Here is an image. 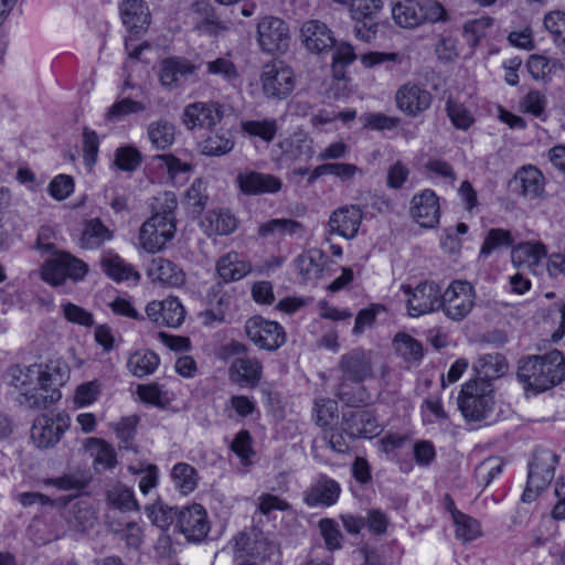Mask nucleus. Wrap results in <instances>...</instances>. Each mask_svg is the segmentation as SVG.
<instances>
[{"instance_id": "f257e3e1", "label": "nucleus", "mask_w": 565, "mask_h": 565, "mask_svg": "<svg viewBox=\"0 0 565 565\" xmlns=\"http://www.w3.org/2000/svg\"><path fill=\"white\" fill-rule=\"evenodd\" d=\"M516 375L526 392H546L565 381V354L552 350L527 356L520 361Z\"/></svg>"}, {"instance_id": "f03ea898", "label": "nucleus", "mask_w": 565, "mask_h": 565, "mask_svg": "<svg viewBox=\"0 0 565 565\" xmlns=\"http://www.w3.org/2000/svg\"><path fill=\"white\" fill-rule=\"evenodd\" d=\"M160 200H162V211L156 212L140 227V244L149 253L160 250L175 232L177 199L173 193L167 192Z\"/></svg>"}, {"instance_id": "7ed1b4c3", "label": "nucleus", "mask_w": 565, "mask_h": 565, "mask_svg": "<svg viewBox=\"0 0 565 565\" xmlns=\"http://www.w3.org/2000/svg\"><path fill=\"white\" fill-rule=\"evenodd\" d=\"M494 405V386L489 377H476L467 381L458 396V407L469 420L487 418Z\"/></svg>"}, {"instance_id": "20e7f679", "label": "nucleus", "mask_w": 565, "mask_h": 565, "mask_svg": "<svg viewBox=\"0 0 565 565\" xmlns=\"http://www.w3.org/2000/svg\"><path fill=\"white\" fill-rule=\"evenodd\" d=\"M392 17L397 25L414 29L423 23L447 21L446 9L437 1L395 0L392 6Z\"/></svg>"}, {"instance_id": "39448f33", "label": "nucleus", "mask_w": 565, "mask_h": 565, "mask_svg": "<svg viewBox=\"0 0 565 565\" xmlns=\"http://www.w3.org/2000/svg\"><path fill=\"white\" fill-rule=\"evenodd\" d=\"M70 379V367L62 361L50 360L39 374L40 388L47 394L43 395L36 391L25 393L26 402L32 408H46L58 402L62 397L60 387Z\"/></svg>"}, {"instance_id": "423d86ee", "label": "nucleus", "mask_w": 565, "mask_h": 565, "mask_svg": "<svg viewBox=\"0 0 565 565\" xmlns=\"http://www.w3.org/2000/svg\"><path fill=\"white\" fill-rule=\"evenodd\" d=\"M71 427V417L65 411L55 414H39L31 427V438L38 448L47 449L58 444Z\"/></svg>"}, {"instance_id": "0eeeda50", "label": "nucleus", "mask_w": 565, "mask_h": 565, "mask_svg": "<svg viewBox=\"0 0 565 565\" xmlns=\"http://www.w3.org/2000/svg\"><path fill=\"white\" fill-rule=\"evenodd\" d=\"M262 88L269 98L284 99L295 88V74L282 61L264 65L260 75Z\"/></svg>"}, {"instance_id": "6e6552de", "label": "nucleus", "mask_w": 565, "mask_h": 565, "mask_svg": "<svg viewBox=\"0 0 565 565\" xmlns=\"http://www.w3.org/2000/svg\"><path fill=\"white\" fill-rule=\"evenodd\" d=\"M210 530L207 512L200 503L186 505L175 514V531L189 542H202Z\"/></svg>"}, {"instance_id": "1a4fd4ad", "label": "nucleus", "mask_w": 565, "mask_h": 565, "mask_svg": "<svg viewBox=\"0 0 565 565\" xmlns=\"http://www.w3.org/2000/svg\"><path fill=\"white\" fill-rule=\"evenodd\" d=\"M402 290L408 296V312L413 318L431 313L441 308L440 289L433 281H423L414 289L403 285Z\"/></svg>"}, {"instance_id": "9d476101", "label": "nucleus", "mask_w": 565, "mask_h": 565, "mask_svg": "<svg viewBox=\"0 0 565 565\" xmlns=\"http://www.w3.org/2000/svg\"><path fill=\"white\" fill-rule=\"evenodd\" d=\"M475 289L467 280L452 281L441 295V308L449 318H463L475 306Z\"/></svg>"}, {"instance_id": "9b49d317", "label": "nucleus", "mask_w": 565, "mask_h": 565, "mask_svg": "<svg viewBox=\"0 0 565 565\" xmlns=\"http://www.w3.org/2000/svg\"><path fill=\"white\" fill-rule=\"evenodd\" d=\"M547 248L540 241H529L516 244L511 249V262L514 267L527 270L535 276L545 274Z\"/></svg>"}, {"instance_id": "f8f14e48", "label": "nucleus", "mask_w": 565, "mask_h": 565, "mask_svg": "<svg viewBox=\"0 0 565 565\" xmlns=\"http://www.w3.org/2000/svg\"><path fill=\"white\" fill-rule=\"evenodd\" d=\"M340 483L326 473H321L302 493V502L308 508H331L340 499Z\"/></svg>"}, {"instance_id": "ddd939ff", "label": "nucleus", "mask_w": 565, "mask_h": 565, "mask_svg": "<svg viewBox=\"0 0 565 565\" xmlns=\"http://www.w3.org/2000/svg\"><path fill=\"white\" fill-rule=\"evenodd\" d=\"M257 40L265 52H284L290 41L289 29L281 19L265 17L257 25Z\"/></svg>"}, {"instance_id": "4468645a", "label": "nucleus", "mask_w": 565, "mask_h": 565, "mask_svg": "<svg viewBox=\"0 0 565 565\" xmlns=\"http://www.w3.org/2000/svg\"><path fill=\"white\" fill-rule=\"evenodd\" d=\"M246 333L259 349L274 351L286 341L284 328L277 320H246Z\"/></svg>"}, {"instance_id": "2eb2a0df", "label": "nucleus", "mask_w": 565, "mask_h": 565, "mask_svg": "<svg viewBox=\"0 0 565 565\" xmlns=\"http://www.w3.org/2000/svg\"><path fill=\"white\" fill-rule=\"evenodd\" d=\"M222 117L223 111L218 103L195 102L184 107L181 119L188 130H195L211 129Z\"/></svg>"}, {"instance_id": "dca6fc26", "label": "nucleus", "mask_w": 565, "mask_h": 565, "mask_svg": "<svg viewBox=\"0 0 565 565\" xmlns=\"http://www.w3.org/2000/svg\"><path fill=\"white\" fill-rule=\"evenodd\" d=\"M342 427L350 439H372L382 431L374 414L361 408L344 412Z\"/></svg>"}, {"instance_id": "f3484780", "label": "nucleus", "mask_w": 565, "mask_h": 565, "mask_svg": "<svg viewBox=\"0 0 565 565\" xmlns=\"http://www.w3.org/2000/svg\"><path fill=\"white\" fill-rule=\"evenodd\" d=\"M198 66L183 57H168L161 61L158 78L162 87L174 90L194 75Z\"/></svg>"}, {"instance_id": "a211bd4d", "label": "nucleus", "mask_w": 565, "mask_h": 565, "mask_svg": "<svg viewBox=\"0 0 565 565\" xmlns=\"http://www.w3.org/2000/svg\"><path fill=\"white\" fill-rule=\"evenodd\" d=\"M411 215L422 227L433 228L439 223L440 207L438 196L426 189L413 196Z\"/></svg>"}, {"instance_id": "6ab92c4d", "label": "nucleus", "mask_w": 565, "mask_h": 565, "mask_svg": "<svg viewBox=\"0 0 565 565\" xmlns=\"http://www.w3.org/2000/svg\"><path fill=\"white\" fill-rule=\"evenodd\" d=\"M263 363L257 358H249L246 354L234 359L228 366L230 380L241 387L255 388L263 377Z\"/></svg>"}, {"instance_id": "aec40b11", "label": "nucleus", "mask_w": 565, "mask_h": 565, "mask_svg": "<svg viewBox=\"0 0 565 565\" xmlns=\"http://www.w3.org/2000/svg\"><path fill=\"white\" fill-rule=\"evenodd\" d=\"M340 369L345 379L354 383L364 382L372 375L371 351H365L361 348L349 351L341 356Z\"/></svg>"}, {"instance_id": "412c9836", "label": "nucleus", "mask_w": 565, "mask_h": 565, "mask_svg": "<svg viewBox=\"0 0 565 565\" xmlns=\"http://www.w3.org/2000/svg\"><path fill=\"white\" fill-rule=\"evenodd\" d=\"M236 182L239 190L247 195L275 194L282 188L280 178L256 171L238 173Z\"/></svg>"}, {"instance_id": "4be33fe9", "label": "nucleus", "mask_w": 565, "mask_h": 565, "mask_svg": "<svg viewBox=\"0 0 565 565\" xmlns=\"http://www.w3.org/2000/svg\"><path fill=\"white\" fill-rule=\"evenodd\" d=\"M395 102L399 110L414 117L430 106L431 95L423 87L407 83L396 92Z\"/></svg>"}, {"instance_id": "5701e85b", "label": "nucleus", "mask_w": 565, "mask_h": 565, "mask_svg": "<svg viewBox=\"0 0 565 565\" xmlns=\"http://www.w3.org/2000/svg\"><path fill=\"white\" fill-rule=\"evenodd\" d=\"M363 218L362 210L358 205H345L337 209L329 218L331 232L352 239L358 234Z\"/></svg>"}, {"instance_id": "b1692460", "label": "nucleus", "mask_w": 565, "mask_h": 565, "mask_svg": "<svg viewBox=\"0 0 565 565\" xmlns=\"http://www.w3.org/2000/svg\"><path fill=\"white\" fill-rule=\"evenodd\" d=\"M545 179L542 172L533 166L519 169L512 180L513 190L530 200L539 199L544 193Z\"/></svg>"}, {"instance_id": "393cba45", "label": "nucleus", "mask_w": 565, "mask_h": 565, "mask_svg": "<svg viewBox=\"0 0 565 565\" xmlns=\"http://www.w3.org/2000/svg\"><path fill=\"white\" fill-rule=\"evenodd\" d=\"M301 39L303 45L315 53L324 52L334 45L332 31L326 23L318 20H310L303 23Z\"/></svg>"}, {"instance_id": "a878e982", "label": "nucleus", "mask_w": 565, "mask_h": 565, "mask_svg": "<svg viewBox=\"0 0 565 565\" xmlns=\"http://www.w3.org/2000/svg\"><path fill=\"white\" fill-rule=\"evenodd\" d=\"M148 277L153 282L179 287L183 285L185 275L174 263L157 257L151 260L148 267Z\"/></svg>"}, {"instance_id": "bb28decb", "label": "nucleus", "mask_w": 565, "mask_h": 565, "mask_svg": "<svg viewBox=\"0 0 565 565\" xmlns=\"http://www.w3.org/2000/svg\"><path fill=\"white\" fill-rule=\"evenodd\" d=\"M46 231L42 230L36 241V248L44 252H54V257L44 263L41 269V277L44 281L57 286L62 285L67 278L62 264L58 253L55 252V246L52 243H44L43 239L46 237Z\"/></svg>"}, {"instance_id": "cd10ccee", "label": "nucleus", "mask_w": 565, "mask_h": 565, "mask_svg": "<svg viewBox=\"0 0 565 565\" xmlns=\"http://www.w3.org/2000/svg\"><path fill=\"white\" fill-rule=\"evenodd\" d=\"M122 23L129 30H145L150 24V11L145 0H124L119 7Z\"/></svg>"}, {"instance_id": "c85d7f7f", "label": "nucleus", "mask_w": 565, "mask_h": 565, "mask_svg": "<svg viewBox=\"0 0 565 565\" xmlns=\"http://www.w3.org/2000/svg\"><path fill=\"white\" fill-rule=\"evenodd\" d=\"M106 503L109 509L121 513L138 512L140 504L132 488L121 482H116L105 493Z\"/></svg>"}, {"instance_id": "c756f323", "label": "nucleus", "mask_w": 565, "mask_h": 565, "mask_svg": "<svg viewBox=\"0 0 565 565\" xmlns=\"http://www.w3.org/2000/svg\"><path fill=\"white\" fill-rule=\"evenodd\" d=\"M104 273L116 282H138L140 274L125 259L113 253H106L100 259Z\"/></svg>"}, {"instance_id": "7c9ffc66", "label": "nucleus", "mask_w": 565, "mask_h": 565, "mask_svg": "<svg viewBox=\"0 0 565 565\" xmlns=\"http://www.w3.org/2000/svg\"><path fill=\"white\" fill-rule=\"evenodd\" d=\"M216 271L224 282L237 281L252 271V265L236 252H230L217 260Z\"/></svg>"}, {"instance_id": "2f4dec72", "label": "nucleus", "mask_w": 565, "mask_h": 565, "mask_svg": "<svg viewBox=\"0 0 565 565\" xmlns=\"http://www.w3.org/2000/svg\"><path fill=\"white\" fill-rule=\"evenodd\" d=\"M202 227L209 235H228L236 230L237 220L228 210L215 209L207 212Z\"/></svg>"}, {"instance_id": "473e14b6", "label": "nucleus", "mask_w": 565, "mask_h": 565, "mask_svg": "<svg viewBox=\"0 0 565 565\" xmlns=\"http://www.w3.org/2000/svg\"><path fill=\"white\" fill-rule=\"evenodd\" d=\"M235 146L233 135L228 130L211 131L199 142L203 156L221 157L230 153Z\"/></svg>"}, {"instance_id": "72a5a7b5", "label": "nucleus", "mask_w": 565, "mask_h": 565, "mask_svg": "<svg viewBox=\"0 0 565 565\" xmlns=\"http://www.w3.org/2000/svg\"><path fill=\"white\" fill-rule=\"evenodd\" d=\"M159 364V355L149 349L137 350L132 352L127 360V367L136 377H145L153 374Z\"/></svg>"}, {"instance_id": "f704fd0d", "label": "nucleus", "mask_w": 565, "mask_h": 565, "mask_svg": "<svg viewBox=\"0 0 565 565\" xmlns=\"http://www.w3.org/2000/svg\"><path fill=\"white\" fill-rule=\"evenodd\" d=\"M326 262L321 250L310 249L297 258L296 266L303 280L313 281L322 276Z\"/></svg>"}, {"instance_id": "c9c22d12", "label": "nucleus", "mask_w": 565, "mask_h": 565, "mask_svg": "<svg viewBox=\"0 0 565 565\" xmlns=\"http://www.w3.org/2000/svg\"><path fill=\"white\" fill-rule=\"evenodd\" d=\"M171 480L182 494L192 493L199 486V472L188 462H177L171 469Z\"/></svg>"}, {"instance_id": "e433bc0d", "label": "nucleus", "mask_w": 565, "mask_h": 565, "mask_svg": "<svg viewBox=\"0 0 565 565\" xmlns=\"http://www.w3.org/2000/svg\"><path fill=\"white\" fill-rule=\"evenodd\" d=\"M504 467L503 458L490 456L476 466L473 478L482 489H486L502 475Z\"/></svg>"}, {"instance_id": "4c0bfd02", "label": "nucleus", "mask_w": 565, "mask_h": 565, "mask_svg": "<svg viewBox=\"0 0 565 565\" xmlns=\"http://www.w3.org/2000/svg\"><path fill=\"white\" fill-rule=\"evenodd\" d=\"M303 233V225L290 218H275L265 222L258 227V235L263 238L270 236H294L301 235Z\"/></svg>"}, {"instance_id": "58836bf2", "label": "nucleus", "mask_w": 565, "mask_h": 565, "mask_svg": "<svg viewBox=\"0 0 565 565\" xmlns=\"http://www.w3.org/2000/svg\"><path fill=\"white\" fill-rule=\"evenodd\" d=\"M396 352L409 364H419L424 358L423 344L405 332L394 337Z\"/></svg>"}, {"instance_id": "ea45409f", "label": "nucleus", "mask_w": 565, "mask_h": 565, "mask_svg": "<svg viewBox=\"0 0 565 565\" xmlns=\"http://www.w3.org/2000/svg\"><path fill=\"white\" fill-rule=\"evenodd\" d=\"M332 47L334 49L331 65L332 76L338 81L345 79V68L356 60L354 49L348 42L337 43L335 41Z\"/></svg>"}, {"instance_id": "a19ab883", "label": "nucleus", "mask_w": 565, "mask_h": 565, "mask_svg": "<svg viewBox=\"0 0 565 565\" xmlns=\"http://www.w3.org/2000/svg\"><path fill=\"white\" fill-rule=\"evenodd\" d=\"M191 20L194 28L201 32L212 34L216 29V15L207 1H198L191 8Z\"/></svg>"}, {"instance_id": "79ce46f5", "label": "nucleus", "mask_w": 565, "mask_h": 565, "mask_svg": "<svg viewBox=\"0 0 565 565\" xmlns=\"http://www.w3.org/2000/svg\"><path fill=\"white\" fill-rule=\"evenodd\" d=\"M285 154L294 160H310L313 156L312 140L302 132L294 134L281 142Z\"/></svg>"}, {"instance_id": "37998d69", "label": "nucleus", "mask_w": 565, "mask_h": 565, "mask_svg": "<svg viewBox=\"0 0 565 565\" xmlns=\"http://www.w3.org/2000/svg\"><path fill=\"white\" fill-rule=\"evenodd\" d=\"M136 393L141 403L154 406L159 409H167L172 401L171 397L168 396V392L163 391L156 382L138 384Z\"/></svg>"}, {"instance_id": "c03bdc74", "label": "nucleus", "mask_w": 565, "mask_h": 565, "mask_svg": "<svg viewBox=\"0 0 565 565\" xmlns=\"http://www.w3.org/2000/svg\"><path fill=\"white\" fill-rule=\"evenodd\" d=\"M455 526V536L463 544L473 542L482 536V527L479 520L463 513L460 518L452 521Z\"/></svg>"}, {"instance_id": "a18cd8bd", "label": "nucleus", "mask_w": 565, "mask_h": 565, "mask_svg": "<svg viewBox=\"0 0 565 565\" xmlns=\"http://www.w3.org/2000/svg\"><path fill=\"white\" fill-rule=\"evenodd\" d=\"M205 66L209 75L218 76L231 85H236L241 82L239 72L233 61L228 57L222 56L207 61Z\"/></svg>"}, {"instance_id": "49530a36", "label": "nucleus", "mask_w": 565, "mask_h": 565, "mask_svg": "<svg viewBox=\"0 0 565 565\" xmlns=\"http://www.w3.org/2000/svg\"><path fill=\"white\" fill-rule=\"evenodd\" d=\"M148 136L154 148L164 150L174 141V126L166 119L157 120L149 125Z\"/></svg>"}, {"instance_id": "de8ad7c7", "label": "nucleus", "mask_w": 565, "mask_h": 565, "mask_svg": "<svg viewBox=\"0 0 565 565\" xmlns=\"http://www.w3.org/2000/svg\"><path fill=\"white\" fill-rule=\"evenodd\" d=\"M514 238L510 231L504 228H491L481 245L480 256L488 257L500 248L513 247Z\"/></svg>"}, {"instance_id": "09e8293b", "label": "nucleus", "mask_w": 565, "mask_h": 565, "mask_svg": "<svg viewBox=\"0 0 565 565\" xmlns=\"http://www.w3.org/2000/svg\"><path fill=\"white\" fill-rule=\"evenodd\" d=\"M110 237L109 230L98 218H94L86 223L81 244L84 248L93 249L99 247Z\"/></svg>"}, {"instance_id": "8fccbe9b", "label": "nucleus", "mask_w": 565, "mask_h": 565, "mask_svg": "<svg viewBox=\"0 0 565 565\" xmlns=\"http://www.w3.org/2000/svg\"><path fill=\"white\" fill-rule=\"evenodd\" d=\"M146 312L149 318L156 316H161L162 318H183L185 315L184 307L175 297L149 302L146 307Z\"/></svg>"}, {"instance_id": "3c124183", "label": "nucleus", "mask_w": 565, "mask_h": 565, "mask_svg": "<svg viewBox=\"0 0 565 565\" xmlns=\"http://www.w3.org/2000/svg\"><path fill=\"white\" fill-rule=\"evenodd\" d=\"M230 449L244 466L249 465L252 459L256 456L254 440L249 430L241 429L236 433L230 445Z\"/></svg>"}, {"instance_id": "603ef678", "label": "nucleus", "mask_w": 565, "mask_h": 565, "mask_svg": "<svg viewBox=\"0 0 565 565\" xmlns=\"http://www.w3.org/2000/svg\"><path fill=\"white\" fill-rule=\"evenodd\" d=\"M318 526L328 552L333 553L342 548L343 535L335 520L323 518L319 521Z\"/></svg>"}, {"instance_id": "864d4df0", "label": "nucleus", "mask_w": 565, "mask_h": 565, "mask_svg": "<svg viewBox=\"0 0 565 565\" xmlns=\"http://www.w3.org/2000/svg\"><path fill=\"white\" fill-rule=\"evenodd\" d=\"M554 473L553 465H542L537 458L529 462L527 479L531 484H535L539 489L546 490L554 478Z\"/></svg>"}, {"instance_id": "5fc2aeb1", "label": "nucleus", "mask_w": 565, "mask_h": 565, "mask_svg": "<svg viewBox=\"0 0 565 565\" xmlns=\"http://www.w3.org/2000/svg\"><path fill=\"white\" fill-rule=\"evenodd\" d=\"M145 513L153 525L162 530L169 529L173 521L175 522L177 513L161 501L146 505Z\"/></svg>"}, {"instance_id": "6e6d98bb", "label": "nucleus", "mask_w": 565, "mask_h": 565, "mask_svg": "<svg viewBox=\"0 0 565 565\" xmlns=\"http://www.w3.org/2000/svg\"><path fill=\"white\" fill-rule=\"evenodd\" d=\"M207 200L206 185L201 179L195 180L184 195L186 207L194 214H200L203 211Z\"/></svg>"}, {"instance_id": "4d7b16f0", "label": "nucleus", "mask_w": 565, "mask_h": 565, "mask_svg": "<svg viewBox=\"0 0 565 565\" xmlns=\"http://www.w3.org/2000/svg\"><path fill=\"white\" fill-rule=\"evenodd\" d=\"M242 129L255 137H259L266 142H269L276 136L278 130L277 121L275 119L263 120H247L242 124Z\"/></svg>"}, {"instance_id": "13d9d810", "label": "nucleus", "mask_w": 565, "mask_h": 565, "mask_svg": "<svg viewBox=\"0 0 565 565\" xmlns=\"http://www.w3.org/2000/svg\"><path fill=\"white\" fill-rule=\"evenodd\" d=\"M88 444L98 446L94 465L103 466L105 470H111L117 466V454L108 441L102 438L92 437L88 439Z\"/></svg>"}, {"instance_id": "bf43d9fd", "label": "nucleus", "mask_w": 565, "mask_h": 565, "mask_svg": "<svg viewBox=\"0 0 565 565\" xmlns=\"http://www.w3.org/2000/svg\"><path fill=\"white\" fill-rule=\"evenodd\" d=\"M383 7L382 0H352L350 6L351 17L355 21H375L376 15Z\"/></svg>"}, {"instance_id": "052dcab7", "label": "nucleus", "mask_w": 565, "mask_h": 565, "mask_svg": "<svg viewBox=\"0 0 565 565\" xmlns=\"http://www.w3.org/2000/svg\"><path fill=\"white\" fill-rule=\"evenodd\" d=\"M140 418L138 415L124 416L115 426L117 438L128 447L136 438L138 424Z\"/></svg>"}, {"instance_id": "680f3d73", "label": "nucleus", "mask_w": 565, "mask_h": 565, "mask_svg": "<svg viewBox=\"0 0 565 565\" xmlns=\"http://www.w3.org/2000/svg\"><path fill=\"white\" fill-rule=\"evenodd\" d=\"M360 119L363 122L364 128L371 130H392L401 122L398 117H391L382 113L364 114Z\"/></svg>"}, {"instance_id": "e2e57ef3", "label": "nucleus", "mask_w": 565, "mask_h": 565, "mask_svg": "<svg viewBox=\"0 0 565 565\" xmlns=\"http://www.w3.org/2000/svg\"><path fill=\"white\" fill-rule=\"evenodd\" d=\"M147 109V105L142 102L132 100L130 98H122L115 103L107 113L109 120H118L130 114H139Z\"/></svg>"}, {"instance_id": "0e129e2a", "label": "nucleus", "mask_w": 565, "mask_h": 565, "mask_svg": "<svg viewBox=\"0 0 565 565\" xmlns=\"http://www.w3.org/2000/svg\"><path fill=\"white\" fill-rule=\"evenodd\" d=\"M100 394V385L97 381L79 384L74 394V403L78 407H87L94 404Z\"/></svg>"}, {"instance_id": "69168bd1", "label": "nucleus", "mask_w": 565, "mask_h": 565, "mask_svg": "<svg viewBox=\"0 0 565 565\" xmlns=\"http://www.w3.org/2000/svg\"><path fill=\"white\" fill-rule=\"evenodd\" d=\"M447 114L454 126L458 129L466 130L473 122L471 113L462 104L454 99L447 100Z\"/></svg>"}, {"instance_id": "338daca9", "label": "nucleus", "mask_w": 565, "mask_h": 565, "mask_svg": "<svg viewBox=\"0 0 565 565\" xmlns=\"http://www.w3.org/2000/svg\"><path fill=\"white\" fill-rule=\"evenodd\" d=\"M422 416L424 424H437L448 419L440 399L426 398L422 405Z\"/></svg>"}, {"instance_id": "774afa93", "label": "nucleus", "mask_w": 565, "mask_h": 565, "mask_svg": "<svg viewBox=\"0 0 565 565\" xmlns=\"http://www.w3.org/2000/svg\"><path fill=\"white\" fill-rule=\"evenodd\" d=\"M545 29L554 36L555 41L565 42V12L554 10L545 14Z\"/></svg>"}]
</instances>
